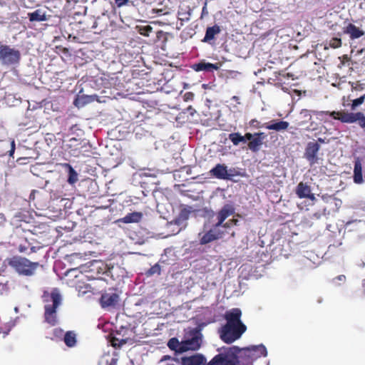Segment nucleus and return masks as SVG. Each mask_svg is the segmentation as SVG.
Here are the masks:
<instances>
[{"mask_svg": "<svg viewBox=\"0 0 365 365\" xmlns=\"http://www.w3.org/2000/svg\"><path fill=\"white\" fill-rule=\"evenodd\" d=\"M68 166L69 167L68 182L70 184H73L78 180V175L71 165H68Z\"/></svg>", "mask_w": 365, "mask_h": 365, "instance_id": "7c9ffc66", "label": "nucleus"}, {"mask_svg": "<svg viewBox=\"0 0 365 365\" xmlns=\"http://www.w3.org/2000/svg\"><path fill=\"white\" fill-rule=\"evenodd\" d=\"M240 133H231L229 134L228 138L234 145L237 146L240 144Z\"/></svg>", "mask_w": 365, "mask_h": 365, "instance_id": "2f4dec72", "label": "nucleus"}, {"mask_svg": "<svg viewBox=\"0 0 365 365\" xmlns=\"http://www.w3.org/2000/svg\"><path fill=\"white\" fill-rule=\"evenodd\" d=\"M360 222H361V221H360V220H359V221H358V220L349 221V222H347L346 223V225H345V227H346V229H348L349 231H351V228H349V227H350L351 225H353V224H359V223H360Z\"/></svg>", "mask_w": 365, "mask_h": 365, "instance_id": "4c0bfd02", "label": "nucleus"}, {"mask_svg": "<svg viewBox=\"0 0 365 365\" xmlns=\"http://www.w3.org/2000/svg\"><path fill=\"white\" fill-rule=\"evenodd\" d=\"M103 332L105 334L104 337L108 343L114 347V324L110 322H106L101 325Z\"/></svg>", "mask_w": 365, "mask_h": 365, "instance_id": "dca6fc26", "label": "nucleus"}, {"mask_svg": "<svg viewBox=\"0 0 365 365\" xmlns=\"http://www.w3.org/2000/svg\"><path fill=\"white\" fill-rule=\"evenodd\" d=\"M320 149V145L317 142H309L307 145L304 152L305 158L310 163L314 164L317 162V153Z\"/></svg>", "mask_w": 365, "mask_h": 365, "instance_id": "f8f14e48", "label": "nucleus"}, {"mask_svg": "<svg viewBox=\"0 0 365 365\" xmlns=\"http://www.w3.org/2000/svg\"><path fill=\"white\" fill-rule=\"evenodd\" d=\"M229 221H231V223L233 225H237V222H238V220L237 219H231V220H229Z\"/></svg>", "mask_w": 365, "mask_h": 365, "instance_id": "5fc2aeb1", "label": "nucleus"}, {"mask_svg": "<svg viewBox=\"0 0 365 365\" xmlns=\"http://www.w3.org/2000/svg\"><path fill=\"white\" fill-rule=\"evenodd\" d=\"M233 171L230 170V173H228L227 166L219 163L211 169L210 173L211 175L217 179L230 180L232 177L237 175V173L236 172L233 173Z\"/></svg>", "mask_w": 365, "mask_h": 365, "instance_id": "9b49d317", "label": "nucleus"}, {"mask_svg": "<svg viewBox=\"0 0 365 365\" xmlns=\"http://www.w3.org/2000/svg\"><path fill=\"white\" fill-rule=\"evenodd\" d=\"M129 2V0H115V4L120 7L126 5Z\"/></svg>", "mask_w": 365, "mask_h": 365, "instance_id": "58836bf2", "label": "nucleus"}, {"mask_svg": "<svg viewBox=\"0 0 365 365\" xmlns=\"http://www.w3.org/2000/svg\"><path fill=\"white\" fill-rule=\"evenodd\" d=\"M205 362V357L200 354L181 358L182 365H204Z\"/></svg>", "mask_w": 365, "mask_h": 365, "instance_id": "2eb2a0df", "label": "nucleus"}, {"mask_svg": "<svg viewBox=\"0 0 365 365\" xmlns=\"http://www.w3.org/2000/svg\"><path fill=\"white\" fill-rule=\"evenodd\" d=\"M247 142L246 139L245 138V137L242 135H240V143H245Z\"/></svg>", "mask_w": 365, "mask_h": 365, "instance_id": "3c124183", "label": "nucleus"}, {"mask_svg": "<svg viewBox=\"0 0 365 365\" xmlns=\"http://www.w3.org/2000/svg\"><path fill=\"white\" fill-rule=\"evenodd\" d=\"M237 350V362L239 365H267L264 358L267 356V351L263 344L252 345Z\"/></svg>", "mask_w": 365, "mask_h": 365, "instance_id": "f257e3e1", "label": "nucleus"}, {"mask_svg": "<svg viewBox=\"0 0 365 365\" xmlns=\"http://www.w3.org/2000/svg\"><path fill=\"white\" fill-rule=\"evenodd\" d=\"M187 109L192 115L195 113V110L191 106H188Z\"/></svg>", "mask_w": 365, "mask_h": 365, "instance_id": "09e8293b", "label": "nucleus"}, {"mask_svg": "<svg viewBox=\"0 0 365 365\" xmlns=\"http://www.w3.org/2000/svg\"><path fill=\"white\" fill-rule=\"evenodd\" d=\"M255 135H256L251 141H250L247 144L248 148L256 153L259 150L260 147L263 144V140L266 138V135L264 133H255Z\"/></svg>", "mask_w": 365, "mask_h": 365, "instance_id": "a211bd4d", "label": "nucleus"}, {"mask_svg": "<svg viewBox=\"0 0 365 365\" xmlns=\"http://www.w3.org/2000/svg\"><path fill=\"white\" fill-rule=\"evenodd\" d=\"M335 279H338L339 281L344 282L346 280V277L344 274H341L334 279V280H335Z\"/></svg>", "mask_w": 365, "mask_h": 365, "instance_id": "de8ad7c7", "label": "nucleus"}, {"mask_svg": "<svg viewBox=\"0 0 365 365\" xmlns=\"http://www.w3.org/2000/svg\"><path fill=\"white\" fill-rule=\"evenodd\" d=\"M193 96H194L193 93L191 92H187L185 95L186 100H192L193 98Z\"/></svg>", "mask_w": 365, "mask_h": 365, "instance_id": "49530a36", "label": "nucleus"}, {"mask_svg": "<svg viewBox=\"0 0 365 365\" xmlns=\"http://www.w3.org/2000/svg\"><path fill=\"white\" fill-rule=\"evenodd\" d=\"M161 272L160 266L157 263L152 266L147 272V275L151 276L155 274H160Z\"/></svg>", "mask_w": 365, "mask_h": 365, "instance_id": "f704fd0d", "label": "nucleus"}, {"mask_svg": "<svg viewBox=\"0 0 365 365\" xmlns=\"http://www.w3.org/2000/svg\"><path fill=\"white\" fill-rule=\"evenodd\" d=\"M83 277V274L80 273L79 274H75V279L71 282V286L75 287L76 289L78 290L79 292H82L83 294L88 292L91 289V286L88 284H84L83 286L81 285L80 283L82 281Z\"/></svg>", "mask_w": 365, "mask_h": 365, "instance_id": "5701e85b", "label": "nucleus"}, {"mask_svg": "<svg viewBox=\"0 0 365 365\" xmlns=\"http://www.w3.org/2000/svg\"><path fill=\"white\" fill-rule=\"evenodd\" d=\"M52 304H48L44 307L45 321L49 324L53 326L56 324V309L60 305L61 302V294L57 292H52L50 295Z\"/></svg>", "mask_w": 365, "mask_h": 365, "instance_id": "6e6552de", "label": "nucleus"}, {"mask_svg": "<svg viewBox=\"0 0 365 365\" xmlns=\"http://www.w3.org/2000/svg\"><path fill=\"white\" fill-rule=\"evenodd\" d=\"M354 181L358 184L363 182L362 165L359 159L354 162Z\"/></svg>", "mask_w": 365, "mask_h": 365, "instance_id": "393cba45", "label": "nucleus"}, {"mask_svg": "<svg viewBox=\"0 0 365 365\" xmlns=\"http://www.w3.org/2000/svg\"><path fill=\"white\" fill-rule=\"evenodd\" d=\"M319 142L322 143H324V140L321 138H319L318 140H317Z\"/></svg>", "mask_w": 365, "mask_h": 365, "instance_id": "13d9d810", "label": "nucleus"}, {"mask_svg": "<svg viewBox=\"0 0 365 365\" xmlns=\"http://www.w3.org/2000/svg\"><path fill=\"white\" fill-rule=\"evenodd\" d=\"M232 99L233 101H235V102H237V103H240V101H240V98H239V97H238V96H234L232 98Z\"/></svg>", "mask_w": 365, "mask_h": 365, "instance_id": "864d4df0", "label": "nucleus"}, {"mask_svg": "<svg viewBox=\"0 0 365 365\" xmlns=\"http://www.w3.org/2000/svg\"><path fill=\"white\" fill-rule=\"evenodd\" d=\"M220 32L221 29L220 26L215 24L212 26H209L206 29L205 35L202 41L204 43L212 44L215 43V36L218 35Z\"/></svg>", "mask_w": 365, "mask_h": 365, "instance_id": "f3484780", "label": "nucleus"}, {"mask_svg": "<svg viewBox=\"0 0 365 365\" xmlns=\"http://www.w3.org/2000/svg\"><path fill=\"white\" fill-rule=\"evenodd\" d=\"M206 6H207V2L205 3V5H204V6L202 8V13L205 12Z\"/></svg>", "mask_w": 365, "mask_h": 365, "instance_id": "4d7b16f0", "label": "nucleus"}, {"mask_svg": "<svg viewBox=\"0 0 365 365\" xmlns=\"http://www.w3.org/2000/svg\"><path fill=\"white\" fill-rule=\"evenodd\" d=\"M30 21H44L47 20L45 11L41 9H36L34 12L28 14Z\"/></svg>", "mask_w": 365, "mask_h": 365, "instance_id": "a878e982", "label": "nucleus"}, {"mask_svg": "<svg viewBox=\"0 0 365 365\" xmlns=\"http://www.w3.org/2000/svg\"><path fill=\"white\" fill-rule=\"evenodd\" d=\"M138 31L143 36H149L150 34L153 31V28L150 25L146 26H138Z\"/></svg>", "mask_w": 365, "mask_h": 365, "instance_id": "c85d7f7f", "label": "nucleus"}, {"mask_svg": "<svg viewBox=\"0 0 365 365\" xmlns=\"http://www.w3.org/2000/svg\"><path fill=\"white\" fill-rule=\"evenodd\" d=\"M192 68L195 71L212 72L213 71L218 70L220 68V66L218 63L200 62L198 63H195L192 66Z\"/></svg>", "mask_w": 365, "mask_h": 365, "instance_id": "4be33fe9", "label": "nucleus"}, {"mask_svg": "<svg viewBox=\"0 0 365 365\" xmlns=\"http://www.w3.org/2000/svg\"><path fill=\"white\" fill-rule=\"evenodd\" d=\"M21 53L18 49L0 42V63L4 66H12L19 63Z\"/></svg>", "mask_w": 365, "mask_h": 365, "instance_id": "0eeeda50", "label": "nucleus"}, {"mask_svg": "<svg viewBox=\"0 0 365 365\" xmlns=\"http://www.w3.org/2000/svg\"><path fill=\"white\" fill-rule=\"evenodd\" d=\"M329 46L332 48H340L341 46V39L339 37H334L329 41Z\"/></svg>", "mask_w": 365, "mask_h": 365, "instance_id": "72a5a7b5", "label": "nucleus"}, {"mask_svg": "<svg viewBox=\"0 0 365 365\" xmlns=\"http://www.w3.org/2000/svg\"><path fill=\"white\" fill-rule=\"evenodd\" d=\"M15 148H16L15 142H14V140H12L11 143V150L9 151V156H11V157L13 156L14 151H15Z\"/></svg>", "mask_w": 365, "mask_h": 365, "instance_id": "a19ab883", "label": "nucleus"}, {"mask_svg": "<svg viewBox=\"0 0 365 365\" xmlns=\"http://www.w3.org/2000/svg\"><path fill=\"white\" fill-rule=\"evenodd\" d=\"M246 140L251 141L256 135H255V133H246L245 135H243Z\"/></svg>", "mask_w": 365, "mask_h": 365, "instance_id": "ea45409f", "label": "nucleus"}, {"mask_svg": "<svg viewBox=\"0 0 365 365\" xmlns=\"http://www.w3.org/2000/svg\"><path fill=\"white\" fill-rule=\"evenodd\" d=\"M163 32L162 31H158V32H157V36H158V38H160V36L161 34H163Z\"/></svg>", "mask_w": 365, "mask_h": 365, "instance_id": "6e6d98bb", "label": "nucleus"}, {"mask_svg": "<svg viewBox=\"0 0 365 365\" xmlns=\"http://www.w3.org/2000/svg\"><path fill=\"white\" fill-rule=\"evenodd\" d=\"M143 217V213L140 212H133L128 213L124 217L115 220V222H121L124 223H135L139 222Z\"/></svg>", "mask_w": 365, "mask_h": 365, "instance_id": "b1692460", "label": "nucleus"}, {"mask_svg": "<svg viewBox=\"0 0 365 365\" xmlns=\"http://www.w3.org/2000/svg\"><path fill=\"white\" fill-rule=\"evenodd\" d=\"M235 212V208L233 205L225 204L217 213V222L213 225L212 227L205 232L200 239V245H206L216 240L220 239L224 235V232L220 230V225L228 217Z\"/></svg>", "mask_w": 365, "mask_h": 365, "instance_id": "f03ea898", "label": "nucleus"}, {"mask_svg": "<svg viewBox=\"0 0 365 365\" xmlns=\"http://www.w3.org/2000/svg\"><path fill=\"white\" fill-rule=\"evenodd\" d=\"M200 339L194 336L190 339L180 343L175 337L171 338L168 342V346L170 349L178 353H183L188 350H197L200 346Z\"/></svg>", "mask_w": 365, "mask_h": 365, "instance_id": "39448f33", "label": "nucleus"}, {"mask_svg": "<svg viewBox=\"0 0 365 365\" xmlns=\"http://www.w3.org/2000/svg\"><path fill=\"white\" fill-rule=\"evenodd\" d=\"M329 111H317V110H310L307 109H303L300 112V115L304 118V120L299 123L300 125H302L305 123H307L308 122L312 120V114H314L315 115L323 117L324 115H329L330 116Z\"/></svg>", "mask_w": 365, "mask_h": 365, "instance_id": "6ab92c4d", "label": "nucleus"}, {"mask_svg": "<svg viewBox=\"0 0 365 365\" xmlns=\"http://www.w3.org/2000/svg\"><path fill=\"white\" fill-rule=\"evenodd\" d=\"M30 247V243L25 240V243H21L18 247V250L21 253L26 252Z\"/></svg>", "mask_w": 365, "mask_h": 365, "instance_id": "c9c22d12", "label": "nucleus"}, {"mask_svg": "<svg viewBox=\"0 0 365 365\" xmlns=\"http://www.w3.org/2000/svg\"><path fill=\"white\" fill-rule=\"evenodd\" d=\"M365 101V93L360 96L358 98H356L352 101V103L351 105V108L352 110H355L357 107L361 106Z\"/></svg>", "mask_w": 365, "mask_h": 365, "instance_id": "473e14b6", "label": "nucleus"}, {"mask_svg": "<svg viewBox=\"0 0 365 365\" xmlns=\"http://www.w3.org/2000/svg\"><path fill=\"white\" fill-rule=\"evenodd\" d=\"M192 212V210L190 206L182 205L178 215L173 220L174 223L178 226L185 225Z\"/></svg>", "mask_w": 365, "mask_h": 365, "instance_id": "4468645a", "label": "nucleus"}, {"mask_svg": "<svg viewBox=\"0 0 365 365\" xmlns=\"http://www.w3.org/2000/svg\"><path fill=\"white\" fill-rule=\"evenodd\" d=\"M82 11H75L73 13V17L75 18L76 16H78L80 14H86V7H82Z\"/></svg>", "mask_w": 365, "mask_h": 365, "instance_id": "37998d69", "label": "nucleus"}, {"mask_svg": "<svg viewBox=\"0 0 365 365\" xmlns=\"http://www.w3.org/2000/svg\"><path fill=\"white\" fill-rule=\"evenodd\" d=\"M40 248H41V247L33 246L30 244V247L29 248V249H30L29 253L36 252Z\"/></svg>", "mask_w": 365, "mask_h": 365, "instance_id": "a18cd8bd", "label": "nucleus"}, {"mask_svg": "<svg viewBox=\"0 0 365 365\" xmlns=\"http://www.w3.org/2000/svg\"><path fill=\"white\" fill-rule=\"evenodd\" d=\"M108 365H114V359H112Z\"/></svg>", "mask_w": 365, "mask_h": 365, "instance_id": "bf43d9fd", "label": "nucleus"}, {"mask_svg": "<svg viewBox=\"0 0 365 365\" xmlns=\"http://www.w3.org/2000/svg\"><path fill=\"white\" fill-rule=\"evenodd\" d=\"M343 33L349 35L351 39L359 38L365 34L364 31L351 23L343 29Z\"/></svg>", "mask_w": 365, "mask_h": 365, "instance_id": "aec40b11", "label": "nucleus"}, {"mask_svg": "<svg viewBox=\"0 0 365 365\" xmlns=\"http://www.w3.org/2000/svg\"><path fill=\"white\" fill-rule=\"evenodd\" d=\"M5 262L19 275L31 277L39 267L37 262H31L29 259L19 255H14L6 259Z\"/></svg>", "mask_w": 365, "mask_h": 365, "instance_id": "7ed1b4c3", "label": "nucleus"}, {"mask_svg": "<svg viewBox=\"0 0 365 365\" xmlns=\"http://www.w3.org/2000/svg\"><path fill=\"white\" fill-rule=\"evenodd\" d=\"M330 116L344 123H354L358 121L359 126L365 130V115L361 112L349 113L344 110L331 111Z\"/></svg>", "mask_w": 365, "mask_h": 365, "instance_id": "423d86ee", "label": "nucleus"}, {"mask_svg": "<svg viewBox=\"0 0 365 365\" xmlns=\"http://www.w3.org/2000/svg\"><path fill=\"white\" fill-rule=\"evenodd\" d=\"M250 125L255 128H264L263 124H261L257 119H252L250 121Z\"/></svg>", "mask_w": 365, "mask_h": 365, "instance_id": "e433bc0d", "label": "nucleus"}, {"mask_svg": "<svg viewBox=\"0 0 365 365\" xmlns=\"http://www.w3.org/2000/svg\"><path fill=\"white\" fill-rule=\"evenodd\" d=\"M225 355L219 354L216 355L207 364L204 365H222Z\"/></svg>", "mask_w": 365, "mask_h": 365, "instance_id": "c756f323", "label": "nucleus"}, {"mask_svg": "<svg viewBox=\"0 0 365 365\" xmlns=\"http://www.w3.org/2000/svg\"><path fill=\"white\" fill-rule=\"evenodd\" d=\"M246 330L247 327L225 324L219 329L218 333L222 341L226 344H232L239 339Z\"/></svg>", "mask_w": 365, "mask_h": 365, "instance_id": "20e7f679", "label": "nucleus"}, {"mask_svg": "<svg viewBox=\"0 0 365 365\" xmlns=\"http://www.w3.org/2000/svg\"><path fill=\"white\" fill-rule=\"evenodd\" d=\"M295 193L297 196L300 198H307L312 201L316 200V197L313 193L309 185L307 183L300 182L295 189Z\"/></svg>", "mask_w": 365, "mask_h": 365, "instance_id": "ddd939ff", "label": "nucleus"}, {"mask_svg": "<svg viewBox=\"0 0 365 365\" xmlns=\"http://www.w3.org/2000/svg\"><path fill=\"white\" fill-rule=\"evenodd\" d=\"M351 86H352V90L354 89V90H359L360 91V90L363 89V88L361 87L360 85L359 86L356 85V86H354V83H352Z\"/></svg>", "mask_w": 365, "mask_h": 365, "instance_id": "8fccbe9b", "label": "nucleus"}, {"mask_svg": "<svg viewBox=\"0 0 365 365\" xmlns=\"http://www.w3.org/2000/svg\"><path fill=\"white\" fill-rule=\"evenodd\" d=\"M63 341L68 347H73L76 344V335L73 331H68L66 332Z\"/></svg>", "mask_w": 365, "mask_h": 365, "instance_id": "bb28decb", "label": "nucleus"}, {"mask_svg": "<svg viewBox=\"0 0 365 365\" xmlns=\"http://www.w3.org/2000/svg\"><path fill=\"white\" fill-rule=\"evenodd\" d=\"M289 123L284 120H272L269 123L263 124L264 128L268 130H274L276 131H282L288 128Z\"/></svg>", "mask_w": 365, "mask_h": 365, "instance_id": "412c9836", "label": "nucleus"}, {"mask_svg": "<svg viewBox=\"0 0 365 365\" xmlns=\"http://www.w3.org/2000/svg\"><path fill=\"white\" fill-rule=\"evenodd\" d=\"M232 226V224L231 223V221H227L226 222H222V224L220 225V227H223V228H230Z\"/></svg>", "mask_w": 365, "mask_h": 365, "instance_id": "c03bdc74", "label": "nucleus"}, {"mask_svg": "<svg viewBox=\"0 0 365 365\" xmlns=\"http://www.w3.org/2000/svg\"><path fill=\"white\" fill-rule=\"evenodd\" d=\"M72 272H76V269H71L68 271V274L72 273Z\"/></svg>", "mask_w": 365, "mask_h": 365, "instance_id": "052dcab7", "label": "nucleus"}, {"mask_svg": "<svg viewBox=\"0 0 365 365\" xmlns=\"http://www.w3.org/2000/svg\"><path fill=\"white\" fill-rule=\"evenodd\" d=\"M241 317L242 311L239 308H232L230 310H227L224 315V318L226 321L225 324L247 327L246 325L242 322Z\"/></svg>", "mask_w": 365, "mask_h": 365, "instance_id": "1a4fd4ad", "label": "nucleus"}, {"mask_svg": "<svg viewBox=\"0 0 365 365\" xmlns=\"http://www.w3.org/2000/svg\"><path fill=\"white\" fill-rule=\"evenodd\" d=\"M103 100L101 99L97 95H81L78 96L73 102V104L78 108H82L87 104L91 103L94 101L98 103H106L108 100H111L110 97L103 96Z\"/></svg>", "mask_w": 365, "mask_h": 365, "instance_id": "9d476101", "label": "nucleus"}, {"mask_svg": "<svg viewBox=\"0 0 365 365\" xmlns=\"http://www.w3.org/2000/svg\"><path fill=\"white\" fill-rule=\"evenodd\" d=\"M363 287H365V279L363 281Z\"/></svg>", "mask_w": 365, "mask_h": 365, "instance_id": "680f3d73", "label": "nucleus"}, {"mask_svg": "<svg viewBox=\"0 0 365 365\" xmlns=\"http://www.w3.org/2000/svg\"><path fill=\"white\" fill-rule=\"evenodd\" d=\"M153 11L158 15H167L169 14V11H165L163 9H153Z\"/></svg>", "mask_w": 365, "mask_h": 365, "instance_id": "79ce46f5", "label": "nucleus"}, {"mask_svg": "<svg viewBox=\"0 0 365 365\" xmlns=\"http://www.w3.org/2000/svg\"><path fill=\"white\" fill-rule=\"evenodd\" d=\"M111 272H112V269L110 268H108L107 271H106L103 274L105 275H109V274H111Z\"/></svg>", "mask_w": 365, "mask_h": 365, "instance_id": "603ef678", "label": "nucleus"}, {"mask_svg": "<svg viewBox=\"0 0 365 365\" xmlns=\"http://www.w3.org/2000/svg\"><path fill=\"white\" fill-rule=\"evenodd\" d=\"M100 302L101 307L103 308L108 307L109 306H112L114 304V294H103Z\"/></svg>", "mask_w": 365, "mask_h": 365, "instance_id": "cd10ccee", "label": "nucleus"}]
</instances>
